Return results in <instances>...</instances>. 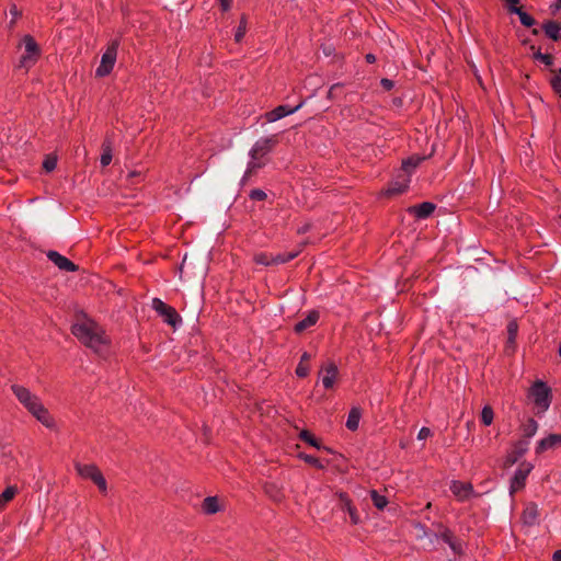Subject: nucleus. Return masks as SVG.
I'll return each instance as SVG.
<instances>
[{"instance_id":"obj_7","label":"nucleus","mask_w":561,"mask_h":561,"mask_svg":"<svg viewBox=\"0 0 561 561\" xmlns=\"http://www.w3.org/2000/svg\"><path fill=\"white\" fill-rule=\"evenodd\" d=\"M152 308L163 317L164 321L172 327H175L180 322V317L175 309L165 305L162 300L154 298L152 299Z\"/></svg>"},{"instance_id":"obj_34","label":"nucleus","mask_w":561,"mask_h":561,"mask_svg":"<svg viewBox=\"0 0 561 561\" xmlns=\"http://www.w3.org/2000/svg\"><path fill=\"white\" fill-rule=\"evenodd\" d=\"M512 12H515L519 15V19H520V22L525 25V26H530L533 25L534 23V20L531 16H529L527 13L523 12L520 9L518 8H513L512 9Z\"/></svg>"},{"instance_id":"obj_48","label":"nucleus","mask_w":561,"mask_h":561,"mask_svg":"<svg viewBox=\"0 0 561 561\" xmlns=\"http://www.w3.org/2000/svg\"><path fill=\"white\" fill-rule=\"evenodd\" d=\"M444 539H445V541L450 546V548H451L454 551H456V550H457V548H456L455 543L450 540V537H449V536L445 535V536H444Z\"/></svg>"},{"instance_id":"obj_55","label":"nucleus","mask_w":561,"mask_h":561,"mask_svg":"<svg viewBox=\"0 0 561 561\" xmlns=\"http://www.w3.org/2000/svg\"><path fill=\"white\" fill-rule=\"evenodd\" d=\"M559 355L561 357V345L559 346Z\"/></svg>"},{"instance_id":"obj_35","label":"nucleus","mask_w":561,"mask_h":561,"mask_svg":"<svg viewBox=\"0 0 561 561\" xmlns=\"http://www.w3.org/2000/svg\"><path fill=\"white\" fill-rule=\"evenodd\" d=\"M517 323L516 322H510L507 325V334H508V344H513L517 334Z\"/></svg>"},{"instance_id":"obj_41","label":"nucleus","mask_w":561,"mask_h":561,"mask_svg":"<svg viewBox=\"0 0 561 561\" xmlns=\"http://www.w3.org/2000/svg\"><path fill=\"white\" fill-rule=\"evenodd\" d=\"M551 85H552V89L557 93L561 94V78L560 77L557 76V77L552 78Z\"/></svg>"},{"instance_id":"obj_56","label":"nucleus","mask_w":561,"mask_h":561,"mask_svg":"<svg viewBox=\"0 0 561 561\" xmlns=\"http://www.w3.org/2000/svg\"><path fill=\"white\" fill-rule=\"evenodd\" d=\"M558 4H559V7L561 8V0H558Z\"/></svg>"},{"instance_id":"obj_44","label":"nucleus","mask_w":561,"mask_h":561,"mask_svg":"<svg viewBox=\"0 0 561 561\" xmlns=\"http://www.w3.org/2000/svg\"><path fill=\"white\" fill-rule=\"evenodd\" d=\"M380 83L386 90H391L393 88V82L389 79H382Z\"/></svg>"},{"instance_id":"obj_25","label":"nucleus","mask_w":561,"mask_h":561,"mask_svg":"<svg viewBox=\"0 0 561 561\" xmlns=\"http://www.w3.org/2000/svg\"><path fill=\"white\" fill-rule=\"evenodd\" d=\"M422 160L423 158L420 156H413L404 160L402 162V170L405 173V175L410 176L412 170L415 169L421 163Z\"/></svg>"},{"instance_id":"obj_13","label":"nucleus","mask_w":561,"mask_h":561,"mask_svg":"<svg viewBox=\"0 0 561 561\" xmlns=\"http://www.w3.org/2000/svg\"><path fill=\"white\" fill-rule=\"evenodd\" d=\"M225 507L224 501L217 496H208L202 503V510L205 514H216Z\"/></svg>"},{"instance_id":"obj_20","label":"nucleus","mask_w":561,"mask_h":561,"mask_svg":"<svg viewBox=\"0 0 561 561\" xmlns=\"http://www.w3.org/2000/svg\"><path fill=\"white\" fill-rule=\"evenodd\" d=\"M435 209V205L428 202L422 203L421 205L413 206L409 210L419 218L428 217Z\"/></svg>"},{"instance_id":"obj_28","label":"nucleus","mask_w":561,"mask_h":561,"mask_svg":"<svg viewBox=\"0 0 561 561\" xmlns=\"http://www.w3.org/2000/svg\"><path fill=\"white\" fill-rule=\"evenodd\" d=\"M299 436H300V438L302 440H305L309 445H311V446H313V447H316L318 449L322 448V446L319 443V440L311 433H309L308 431H301Z\"/></svg>"},{"instance_id":"obj_10","label":"nucleus","mask_w":561,"mask_h":561,"mask_svg":"<svg viewBox=\"0 0 561 561\" xmlns=\"http://www.w3.org/2000/svg\"><path fill=\"white\" fill-rule=\"evenodd\" d=\"M12 391L18 398V400L33 414L35 415V404L33 402V397L28 389L24 388L20 385H13Z\"/></svg>"},{"instance_id":"obj_9","label":"nucleus","mask_w":561,"mask_h":561,"mask_svg":"<svg viewBox=\"0 0 561 561\" xmlns=\"http://www.w3.org/2000/svg\"><path fill=\"white\" fill-rule=\"evenodd\" d=\"M533 470V465L529 462H523L516 470L511 481V493H515L525 485V481L529 472Z\"/></svg>"},{"instance_id":"obj_11","label":"nucleus","mask_w":561,"mask_h":561,"mask_svg":"<svg viewBox=\"0 0 561 561\" xmlns=\"http://www.w3.org/2000/svg\"><path fill=\"white\" fill-rule=\"evenodd\" d=\"M528 450V442H517L512 450L507 454L504 465L506 467L513 466L526 451Z\"/></svg>"},{"instance_id":"obj_16","label":"nucleus","mask_w":561,"mask_h":561,"mask_svg":"<svg viewBox=\"0 0 561 561\" xmlns=\"http://www.w3.org/2000/svg\"><path fill=\"white\" fill-rule=\"evenodd\" d=\"M410 184V176L404 174H400L396 181H393L389 188L386 191L387 195L390 194H399L404 192Z\"/></svg>"},{"instance_id":"obj_54","label":"nucleus","mask_w":561,"mask_h":561,"mask_svg":"<svg viewBox=\"0 0 561 561\" xmlns=\"http://www.w3.org/2000/svg\"><path fill=\"white\" fill-rule=\"evenodd\" d=\"M185 263H186V256L183 259L182 267L184 266Z\"/></svg>"},{"instance_id":"obj_1","label":"nucleus","mask_w":561,"mask_h":561,"mask_svg":"<svg viewBox=\"0 0 561 561\" xmlns=\"http://www.w3.org/2000/svg\"><path fill=\"white\" fill-rule=\"evenodd\" d=\"M73 335L94 353L103 354L108 345V340L99 324L85 313L77 316L72 324Z\"/></svg>"},{"instance_id":"obj_42","label":"nucleus","mask_w":561,"mask_h":561,"mask_svg":"<svg viewBox=\"0 0 561 561\" xmlns=\"http://www.w3.org/2000/svg\"><path fill=\"white\" fill-rule=\"evenodd\" d=\"M432 435V432L428 427H422L417 434L419 439H426Z\"/></svg>"},{"instance_id":"obj_3","label":"nucleus","mask_w":561,"mask_h":561,"mask_svg":"<svg viewBox=\"0 0 561 561\" xmlns=\"http://www.w3.org/2000/svg\"><path fill=\"white\" fill-rule=\"evenodd\" d=\"M275 141L272 138H261L254 144L249 152L250 159L242 181H247L265 164L264 158L272 150Z\"/></svg>"},{"instance_id":"obj_18","label":"nucleus","mask_w":561,"mask_h":561,"mask_svg":"<svg viewBox=\"0 0 561 561\" xmlns=\"http://www.w3.org/2000/svg\"><path fill=\"white\" fill-rule=\"evenodd\" d=\"M25 48H26V55L22 56L19 69L25 68L28 69V62L31 61L32 56L35 54V42L31 35H26L25 38Z\"/></svg>"},{"instance_id":"obj_23","label":"nucleus","mask_w":561,"mask_h":561,"mask_svg":"<svg viewBox=\"0 0 561 561\" xmlns=\"http://www.w3.org/2000/svg\"><path fill=\"white\" fill-rule=\"evenodd\" d=\"M360 415V410L358 408H353L348 413L346 427L351 431H356L359 425Z\"/></svg>"},{"instance_id":"obj_40","label":"nucleus","mask_w":561,"mask_h":561,"mask_svg":"<svg viewBox=\"0 0 561 561\" xmlns=\"http://www.w3.org/2000/svg\"><path fill=\"white\" fill-rule=\"evenodd\" d=\"M345 504H346L347 512L350 513V516H351L352 522H353L354 524H357V523H358V520H359L358 515H357V514H356V512L353 510V507L350 505L348 500H346Z\"/></svg>"},{"instance_id":"obj_32","label":"nucleus","mask_w":561,"mask_h":561,"mask_svg":"<svg viewBox=\"0 0 561 561\" xmlns=\"http://www.w3.org/2000/svg\"><path fill=\"white\" fill-rule=\"evenodd\" d=\"M299 458L318 469L324 468L323 463L318 458H316L313 456L306 455V454H299Z\"/></svg>"},{"instance_id":"obj_5","label":"nucleus","mask_w":561,"mask_h":561,"mask_svg":"<svg viewBox=\"0 0 561 561\" xmlns=\"http://www.w3.org/2000/svg\"><path fill=\"white\" fill-rule=\"evenodd\" d=\"M340 371L337 366L333 362L324 363L319 370V380L323 388L330 390L337 382Z\"/></svg>"},{"instance_id":"obj_53","label":"nucleus","mask_w":561,"mask_h":561,"mask_svg":"<svg viewBox=\"0 0 561 561\" xmlns=\"http://www.w3.org/2000/svg\"><path fill=\"white\" fill-rule=\"evenodd\" d=\"M510 3H517L518 0H507Z\"/></svg>"},{"instance_id":"obj_47","label":"nucleus","mask_w":561,"mask_h":561,"mask_svg":"<svg viewBox=\"0 0 561 561\" xmlns=\"http://www.w3.org/2000/svg\"><path fill=\"white\" fill-rule=\"evenodd\" d=\"M339 87H340V84H334V85H332V87L330 88L329 93H328V98H329V99H333V98H334V91H335V89H337Z\"/></svg>"},{"instance_id":"obj_12","label":"nucleus","mask_w":561,"mask_h":561,"mask_svg":"<svg viewBox=\"0 0 561 561\" xmlns=\"http://www.w3.org/2000/svg\"><path fill=\"white\" fill-rule=\"evenodd\" d=\"M450 490L453 494L461 501L469 499L473 493V489L470 483L459 481H454L450 485Z\"/></svg>"},{"instance_id":"obj_22","label":"nucleus","mask_w":561,"mask_h":561,"mask_svg":"<svg viewBox=\"0 0 561 561\" xmlns=\"http://www.w3.org/2000/svg\"><path fill=\"white\" fill-rule=\"evenodd\" d=\"M58 163V156L56 152H50L44 156L42 163V171L45 173H51Z\"/></svg>"},{"instance_id":"obj_14","label":"nucleus","mask_w":561,"mask_h":561,"mask_svg":"<svg viewBox=\"0 0 561 561\" xmlns=\"http://www.w3.org/2000/svg\"><path fill=\"white\" fill-rule=\"evenodd\" d=\"M302 106V103L298 104L296 107L294 108H288L284 105H280V106H277L276 108H274L273 111L266 113V119L267 122L270 123H273V122H276L289 114H293L295 113L296 111H298L300 107Z\"/></svg>"},{"instance_id":"obj_17","label":"nucleus","mask_w":561,"mask_h":561,"mask_svg":"<svg viewBox=\"0 0 561 561\" xmlns=\"http://www.w3.org/2000/svg\"><path fill=\"white\" fill-rule=\"evenodd\" d=\"M37 421L51 431L57 430L56 420L43 405H37Z\"/></svg>"},{"instance_id":"obj_27","label":"nucleus","mask_w":561,"mask_h":561,"mask_svg":"<svg viewBox=\"0 0 561 561\" xmlns=\"http://www.w3.org/2000/svg\"><path fill=\"white\" fill-rule=\"evenodd\" d=\"M538 427V423L534 419H529L523 428L524 435L528 438L533 437L537 433Z\"/></svg>"},{"instance_id":"obj_21","label":"nucleus","mask_w":561,"mask_h":561,"mask_svg":"<svg viewBox=\"0 0 561 561\" xmlns=\"http://www.w3.org/2000/svg\"><path fill=\"white\" fill-rule=\"evenodd\" d=\"M539 517L538 507L534 504H529L523 513V522L526 525L533 526L537 524Z\"/></svg>"},{"instance_id":"obj_51","label":"nucleus","mask_w":561,"mask_h":561,"mask_svg":"<svg viewBox=\"0 0 561 561\" xmlns=\"http://www.w3.org/2000/svg\"><path fill=\"white\" fill-rule=\"evenodd\" d=\"M366 60H367L368 62H374V61L376 60V58H375V56H374V55L368 54V55L366 56Z\"/></svg>"},{"instance_id":"obj_38","label":"nucleus","mask_w":561,"mask_h":561,"mask_svg":"<svg viewBox=\"0 0 561 561\" xmlns=\"http://www.w3.org/2000/svg\"><path fill=\"white\" fill-rule=\"evenodd\" d=\"M257 264L270 265L272 264V257H267L265 254H257L254 257Z\"/></svg>"},{"instance_id":"obj_30","label":"nucleus","mask_w":561,"mask_h":561,"mask_svg":"<svg viewBox=\"0 0 561 561\" xmlns=\"http://www.w3.org/2000/svg\"><path fill=\"white\" fill-rule=\"evenodd\" d=\"M370 495H371V500H373V502H374V505H375L378 510H382V508H385V507H386V505L388 504L387 499H386L383 495H381V494L377 493L376 491H371Z\"/></svg>"},{"instance_id":"obj_33","label":"nucleus","mask_w":561,"mask_h":561,"mask_svg":"<svg viewBox=\"0 0 561 561\" xmlns=\"http://www.w3.org/2000/svg\"><path fill=\"white\" fill-rule=\"evenodd\" d=\"M245 33H247V20L244 16H242L240 24L234 33V41L241 42V39L245 35Z\"/></svg>"},{"instance_id":"obj_37","label":"nucleus","mask_w":561,"mask_h":561,"mask_svg":"<svg viewBox=\"0 0 561 561\" xmlns=\"http://www.w3.org/2000/svg\"><path fill=\"white\" fill-rule=\"evenodd\" d=\"M534 57H535V59L546 64L547 66L551 65V62H552V58L550 55L542 54L540 51L535 53Z\"/></svg>"},{"instance_id":"obj_2","label":"nucleus","mask_w":561,"mask_h":561,"mask_svg":"<svg viewBox=\"0 0 561 561\" xmlns=\"http://www.w3.org/2000/svg\"><path fill=\"white\" fill-rule=\"evenodd\" d=\"M551 400V389L541 380H536L527 391V401L536 415H542L549 409Z\"/></svg>"},{"instance_id":"obj_50","label":"nucleus","mask_w":561,"mask_h":561,"mask_svg":"<svg viewBox=\"0 0 561 561\" xmlns=\"http://www.w3.org/2000/svg\"><path fill=\"white\" fill-rule=\"evenodd\" d=\"M310 359V355L308 353H304L302 356H301V359L302 363H306Z\"/></svg>"},{"instance_id":"obj_43","label":"nucleus","mask_w":561,"mask_h":561,"mask_svg":"<svg viewBox=\"0 0 561 561\" xmlns=\"http://www.w3.org/2000/svg\"><path fill=\"white\" fill-rule=\"evenodd\" d=\"M10 13L13 15L12 21L10 22V26L14 23L15 18L20 14V11L18 10L16 5L13 4L10 9Z\"/></svg>"},{"instance_id":"obj_36","label":"nucleus","mask_w":561,"mask_h":561,"mask_svg":"<svg viewBox=\"0 0 561 561\" xmlns=\"http://www.w3.org/2000/svg\"><path fill=\"white\" fill-rule=\"evenodd\" d=\"M309 374V366L306 363H302V360L299 362L297 368H296V375L298 377H306Z\"/></svg>"},{"instance_id":"obj_24","label":"nucleus","mask_w":561,"mask_h":561,"mask_svg":"<svg viewBox=\"0 0 561 561\" xmlns=\"http://www.w3.org/2000/svg\"><path fill=\"white\" fill-rule=\"evenodd\" d=\"M16 492L18 488L14 485H10L0 494V512L4 510V507L10 501L13 500Z\"/></svg>"},{"instance_id":"obj_15","label":"nucleus","mask_w":561,"mask_h":561,"mask_svg":"<svg viewBox=\"0 0 561 561\" xmlns=\"http://www.w3.org/2000/svg\"><path fill=\"white\" fill-rule=\"evenodd\" d=\"M48 259L54 262L60 270L73 272L77 270V266L70 262L67 257L62 256L58 252L49 251L47 253Z\"/></svg>"},{"instance_id":"obj_46","label":"nucleus","mask_w":561,"mask_h":561,"mask_svg":"<svg viewBox=\"0 0 561 561\" xmlns=\"http://www.w3.org/2000/svg\"><path fill=\"white\" fill-rule=\"evenodd\" d=\"M222 10L227 11L231 7V0H219Z\"/></svg>"},{"instance_id":"obj_49","label":"nucleus","mask_w":561,"mask_h":561,"mask_svg":"<svg viewBox=\"0 0 561 561\" xmlns=\"http://www.w3.org/2000/svg\"><path fill=\"white\" fill-rule=\"evenodd\" d=\"M552 559L553 561H561V549L553 553Z\"/></svg>"},{"instance_id":"obj_52","label":"nucleus","mask_w":561,"mask_h":561,"mask_svg":"<svg viewBox=\"0 0 561 561\" xmlns=\"http://www.w3.org/2000/svg\"><path fill=\"white\" fill-rule=\"evenodd\" d=\"M297 253H289V254H286L285 257L287 259V262L293 260L294 257H296Z\"/></svg>"},{"instance_id":"obj_39","label":"nucleus","mask_w":561,"mask_h":561,"mask_svg":"<svg viewBox=\"0 0 561 561\" xmlns=\"http://www.w3.org/2000/svg\"><path fill=\"white\" fill-rule=\"evenodd\" d=\"M250 196L252 199L263 201L266 197V194L262 190H253L251 191Z\"/></svg>"},{"instance_id":"obj_19","label":"nucleus","mask_w":561,"mask_h":561,"mask_svg":"<svg viewBox=\"0 0 561 561\" xmlns=\"http://www.w3.org/2000/svg\"><path fill=\"white\" fill-rule=\"evenodd\" d=\"M318 319H319V313L317 311H310L304 320L299 321L295 325V331L297 333L304 332L308 328L314 325L317 323Z\"/></svg>"},{"instance_id":"obj_8","label":"nucleus","mask_w":561,"mask_h":561,"mask_svg":"<svg viewBox=\"0 0 561 561\" xmlns=\"http://www.w3.org/2000/svg\"><path fill=\"white\" fill-rule=\"evenodd\" d=\"M558 448H561V434L551 433L537 442L535 453L543 454L546 451L556 450Z\"/></svg>"},{"instance_id":"obj_31","label":"nucleus","mask_w":561,"mask_h":561,"mask_svg":"<svg viewBox=\"0 0 561 561\" xmlns=\"http://www.w3.org/2000/svg\"><path fill=\"white\" fill-rule=\"evenodd\" d=\"M101 164L103 167H106L111 163L112 161V149H111V146L108 144H105L103 146V153L101 154Z\"/></svg>"},{"instance_id":"obj_26","label":"nucleus","mask_w":561,"mask_h":561,"mask_svg":"<svg viewBox=\"0 0 561 561\" xmlns=\"http://www.w3.org/2000/svg\"><path fill=\"white\" fill-rule=\"evenodd\" d=\"M545 32L550 38L558 39L560 37L561 25L557 22L550 21L545 24Z\"/></svg>"},{"instance_id":"obj_45","label":"nucleus","mask_w":561,"mask_h":561,"mask_svg":"<svg viewBox=\"0 0 561 561\" xmlns=\"http://www.w3.org/2000/svg\"><path fill=\"white\" fill-rule=\"evenodd\" d=\"M272 262L275 264L286 263L287 259L285 257V255H276L272 257Z\"/></svg>"},{"instance_id":"obj_6","label":"nucleus","mask_w":561,"mask_h":561,"mask_svg":"<svg viewBox=\"0 0 561 561\" xmlns=\"http://www.w3.org/2000/svg\"><path fill=\"white\" fill-rule=\"evenodd\" d=\"M117 46L116 42L112 43L103 54L101 64L95 70L98 77H105L112 71L116 61Z\"/></svg>"},{"instance_id":"obj_29","label":"nucleus","mask_w":561,"mask_h":561,"mask_svg":"<svg viewBox=\"0 0 561 561\" xmlns=\"http://www.w3.org/2000/svg\"><path fill=\"white\" fill-rule=\"evenodd\" d=\"M494 413L490 405H485L481 412V421L484 425H491L493 422Z\"/></svg>"},{"instance_id":"obj_4","label":"nucleus","mask_w":561,"mask_h":561,"mask_svg":"<svg viewBox=\"0 0 561 561\" xmlns=\"http://www.w3.org/2000/svg\"><path fill=\"white\" fill-rule=\"evenodd\" d=\"M77 473L83 478L91 480L96 484L102 493L107 492V483L101 470L93 463H76Z\"/></svg>"}]
</instances>
